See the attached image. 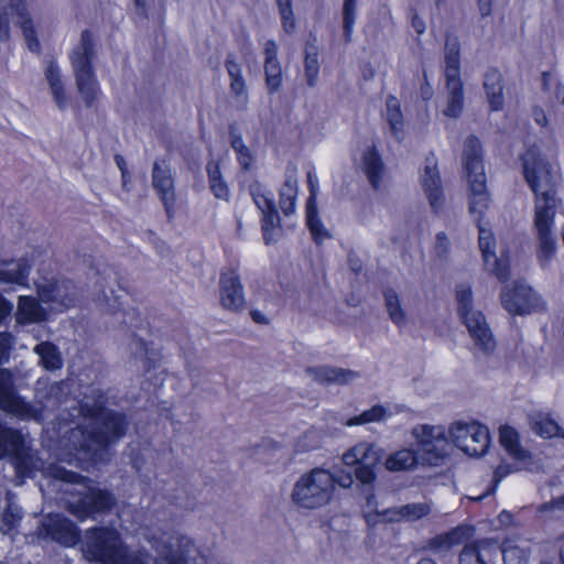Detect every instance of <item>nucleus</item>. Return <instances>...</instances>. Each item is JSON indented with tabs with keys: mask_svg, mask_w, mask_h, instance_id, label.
Returning a JSON list of instances; mask_svg holds the SVG:
<instances>
[{
	"mask_svg": "<svg viewBox=\"0 0 564 564\" xmlns=\"http://www.w3.org/2000/svg\"><path fill=\"white\" fill-rule=\"evenodd\" d=\"M484 88L489 107L494 111L501 110L505 104L502 77L497 69H490L485 75Z\"/></svg>",
	"mask_w": 564,
	"mask_h": 564,
	"instance_id": "34",
	"label": "nucleus"
},
{
	"mask_svg": "<svg viewBox=\"0 0 564 564\" xmlns=\"http://www.w3.org/2000/svg\"><path fill=\"white\" fill-rule=\"evenodd\" d=\"M42 529L45 535L63 545L73 546L78 541L75 525L59 514L47 517L42 523Z\"/></svg>",
	"mask_w": 564,
	"mask_h": 564,
	"instance_id": "23",
	"label": "nucleus"
},
{
	"mask_svg": "<svg viewBox=\"0 0 564 564\" xmlns=\"http://www.w3.org/2000/svg\"><path fill=\"white\" fill-rule=\"evenodd\" d=\"M227 70L230 76V79L242 77L241 67L231 59L227 62Z\"/></svg>",
	"mask_w": 564,
	"mask_h": 564,
	"instance_id": "59",
	"label": "nucleus"
},
{
	"mask_svg": "<svg viewBox=\"0 0 564 564\" xmlns=\"http://www.w3.org/2000/svg\"><path fill=\"white\" fill-rule=\"evenodd\" d=\"M533 228L536 235L538 259L544 267L550 263L557 250L555 215L564 214V200L558 193L534 195Z\"/></svg>",
	"mask_w": 564,
	"mask_h": 564,
	"instance_id": "4",
	"label": "nucleus"
},
{
	"mask_svg": "<svg viewBox=\"0 0 564 564\" xmlns=\"http://www.w3.org/2000/svg\"><path fill=\"white\" fill-rule=\"evenodd\" d=\"M501 553L505 564H528L532 556V546L528 540H507Z\"/></svg>",
	"mask_w": 564,
	"mask_h": 564,
	"instance_id": "33",
	"label": "nucleus"
},
{
	"mask_svg": "<svg viewBox=\"0 0 564 564\" xmlns=\"http://www.w3.org/2000/svg\"><path fill=\"white\" fill-rule=\"evenodd\" d=\"M30 268L26 259L0 262V285H24Z\"/></svg>",
	"mask_w": 564,
	"mask_h": 564,
	"instance_id": "28",
	"label": "nucleus"
},
{
	"mask_svg": "<svg viewBox=\"0 0 564 564\" xmlns=\"http://www.w3.org/2000/svg\"><path fill=\"white\" fill-rule=\"evenodd\" d=\"M479 10L481 15L486 17L490 13L491 1L490 0H478Z\"/></svg>",
	"mask_w": 564,
	"mask_h": 564,
	"instance_id": "64",
	"label": "nucleus"
},
{
	"mask_svg": "<svg viewBox=\"0 0 564 564\" xmlns=\"http://www.w3.org/2000/svg\"><path fill=\"white\" fill-rule=\"evenodd\" d=\"M94 56L93 36L88 31L82 33L79 43L70 53L77 91L87 107H93L100 93L99 84L91 66Z\"/></svg>",
	"mask_w": 564,
	"mask_h": 564,
	"instance_id": "9",
	"label": "nucleus"
},
{
	"mask_svg": "<svg viewBox=\"0 0 564 564\" xmlns=\"http://www.w3.org/2000/svg\"><path fill=\"white\" fill-rule=\"evenodd\" d=\"M34 352L40 357L41 365L47 370L62 367L61 354L55 345L42 341L34 347Z\"/></svg>",
	"mask_w": 564,
	"mask_h": 564,
	"instance_id": "39",
	"label": "nucleus"
},
{
	"mask_svg": "<svg viewBox=\"0 0 564 564\" xmlns=\"http://www.w3.org/2000/svg\"><path fill=\"white\" fill-rule=\"evenodd\" d=\"M457 312L475 345L482 351H492L496 340L484 314L473 306V292L469 285L462 284L456 290Z\"/></svg>",
	"mask_w": 564,
	"mask_h": 564,
	"instance_id": "11",
	"label": "nucleus"
},
{
	"mask_svg": "<svg viewBox=\"0 0 564 564\" xmlns=\"http://www.w3.org/2000/svg\"><path fill=\"white\" fill-rule=\"evenodd\" d=\"M306 221L312 236L316 241L321 242L328 237L327 230L324 229L321 220L317 217L315 194L313 192L306 204Z\"/></svg>",
	"mask_w": 564,
	"mask_h": 564,
	"instance_id": "40",
	"label": "nucleus"
},
{
	"mask_svg": "<svg viewBox=\"0 0 564 564\" xmlns=\"http://www.w3.org/2000/svg\"><path fill=\"white\" fill-rule=\"evenodd\" d=\"M304 77L310 87H315L319 80L318 54L314 47L306 48L304 59Z\"/></svg>",
	"mask_w": 564,
	"mask_h": 564,
	"instance_id": "43",
	"label": "nucleus"
},
{
	"mask_svg": "<svg viewBox=\"0 0 564 564\" xmlns=\"http://www.w3.org/2000/svg\"><path fill=\"white\" fill-rule=\"evenodd\" d=\"M382 451L375 444L359 442L343 453L345 466L355 468L356 478L362 484H371L375 478V467L379 463Z\"/></svg>",
	"mask_w": 564,
	"mask_h": 564,
	"instance_id": "15",
	"label": "nucleus"
},
{
	"mask_svg": "<svg viewBox=\"0 0 564 564\" xmlns=\"http://www.w3.org/2000/svg\"><path fill=\"white\" fill-rule=\"evenodd\" d=\"M230 144L236 153L239 165L248 170L253 165L254 158L250 149L243 143V140L236 130L230 132Z\"/></svg>",
	"mask_w": 564,
	"mask_h": 564,
	"instance_id": "42",
	"label": "nucleus"
},
{
	"mask_svg": "<svg viewBox=\"0 0 564 564\" xmlns=\"http://www.w3.org/2000/svg\"><path fill=\"white\" fill-rule=\"evenodd\" d=\"M420 95H421V97H422L424 100H430V99L433 97V95H434V90H433L432 86H431L429 83H425V84L421 87Z\"/></svg>",
	"mask_w": 564,
	"mask_h": 564,
	"instance_id": "63",
	"label": "nucleus"
},
{
	"mask_svg": "<svg viewBox=\"0 0 564 564\" xmlns=\"http://www.w3.org/2000/svg\"><path fill=\"white\" fill-rule=\"evenodd\" d=\"M529 424L532 431L544 438L563 437V429L551 417L550 413L533 411L529 415Z\"/></svg>",
	"mask_w": 564,
	"mask_h": 564,
	"instance_id": "32",
	"label": "nucleus"
},
{
	"mask_svg": "<svg viewBox=\"0 0 564 564\" xmlns=\"http://www.w3.org/2000/svg\"><path fill=\"white\" fill-rule=\"evenodd\" d=\"M463 166L469 187V212L477 221L479 230V249L485 268L500 281L509 275V260L503 254L497 256L496 239L491 232L486 213L491 205L490 195L486 187V174L482 163L481 147L478 139H466L463 151Z\"/></svg>",
	"mask_w": 564,
	"mask_h": 564,
	"instance_id": "1",
	"label": "nucleus"
},
{
	"mask_svg": "<svg viewBox=\"0 0 564 564\" xmlns=\"http://www.w3.org/2000/svg\"><path fill=\"white\" fill-rule=\"evenodd\" d=\"M452 446L471 457H479L487 453L491 440L486 425L477 421H455L449 424Z\"/></svg>",
	"mask_w": 564,
	"mask_h": 564,
	"instance_id": "12",
	"label": "nucleus"
},
{
	"mask_svg": "<svg viewBox=\"0 0 564 564\" xmlns=\"http://www.w3.org/2000/svg\"><path fill=\"white\" fill-rule=\"evenodd\" d=\"M299 192V178L293 171L286 178L280 191V208L285 216L292 215L295 210V200Z\"/></svg>",
	"mask_w": 564,
	"mask_h": 564,
	"instance_id": "35",
	"label": "nucleus"
},
{
	"mask_svg": "<svg viewBox=\"0 0 564 564\" xmlns=\"http://www.w3.org/2000/svg\"><path fill=\"white\" fill-rule=\"evenodd\" d=\"M153 186L161 196L166 210L170 212L174 202V185L171 170L164 160L154 163Z\"/></svg>",
	"mask_w": 564,
	"mask_h": 564,
	"instance_id": "27",
	"label": "nucleus"
},
{
	"mask_svg": "<svg viewBox=\"0 0 564 564\" xmlns=\"http://www.w3.org/2000/svg\"><path fill=\"white\" fill-rule=\"evenodd\" d=\"M52 474L55 478L76 486L74 494L78 496V500L70 502V511L77 518L85 519L112 506L111 495L97 488L95 482L59 467L54 468Z\"/></svg>",
	"mask_w": 564,
	"mask_h": 564,
	"instance_id": "8",
	"label": "nucleus"
},
{
	"mask_svg": "<svg viewBox=\"0 0 564 564\" xmlns=\"http://www.w3.org/2000/svg\"><path fill=\"white\" fill-rule=\"evenodd\" d=\"M135 13L145 15L148 11V0H133Z\"/></svg>",
	"mask_w": 564,
	"mask_h": 564,
	"instance_id": "62",
	"label": "nucleus"
},
{
	"mask_svg": "<svg viewBox=\"0 0 564 564\" xmlns=\"http://www.w3.org/2000/svg\"><path fill=\"white\" fill-rule=\"evenodd\" d=\"M387 120L391 127V130L400 135L403 132L404 121L403 116L400 108V102L395 97H389L387 99Z\"/></svg>",
	"mask_w": 564,
	"mask_h": 564,
	"instance_id": "45",
	"label": "nucleus"
},
{
	"mask_svg": "<svg viewBox=\"0 0 564 564\" xmlns=\"http://www.w3.org/2000/svg\"><path fill=\"white\" fill-rule=\"evenodd\" d=\"M7 9L9 11H0V39L8 40L10 17H12L20 24L29 50L39 52L40 43L35 36L33 21L26 11L25 0H7Z\"/></svg>",
	"mask_w": 564,
	"mask_h": 564,
	"instance_id": "17",
	"label": "nucleus"
},
{
	"mask_svg": "<svg viewBox=\"0 0 564 564\" xmlns=\"http://www.w3.org/2000/svg\"><path fill=\"white\" fill-rule=\"evenodd\" d=\"M384 300L391 321L399 326L404 325L406 323V315L401 306L399 295L394 291L389 290L384 293Z\"/></svg>",
	"mask_w": 564,
	"mask_h": 564,
	"instance_id": "44",
	"label": "nucleus"
},
{
	"mask_svg": "<svg viewBox=\"0 0 564 564\" xmlns=\"http://www.w3.org/2000/svg\"><path fill=\"white\" fill-rule=\"evenodd\" d=\"M445 77L446 83L462 82L459 68V48L455 41L447 42L445 47Z\"/></svg>",
	"mask_w": 564,
	"mask_h": 564,
	"instance_id": "38",
	"label": "nucleus"
},
{
	"mask_svg": "<svg viewBox=\"0 0 564 564\" xmlns=\"http://www.w3.org/2000/svg\"><path fill=\"white\" fill-rule=\"evenodd\" d=\"M384 466L390 471H409L421 467L417 448L403 447L389 454Z\"/></svg>",
	"mask_w": 564,
	"mask_h": 564,
	"instance_id": "29",
	"label": "nucleus"
},
{
	"mask_svg": "<svg viewBox=\"0 0 564 564\" xmlns=\"http://www.w3.org/2000/svg\"><path fill=\"white\" fill-rule=\"evenodd\" d=\"M21 519V510L15 506H10L3 513V521L9 529L13 528Z\"/></svg>",
	"mask_w": 564,
	"mask_h": 564,
	"instance_id": "53",
	"label": "nucleus"
},
{
	"mask_svg": "<svg viewBox=\"0 0 564 564\" xmlns=\"http://www.w3.org/2000/svg\"><path fill=\"white\" fill-rule=\"evenodd\" d=\"M498 555V545L490 540H482L465 545L459 557L460 564H492Z\"/></svg>",
	"mask_w": 564,
	"mask_h": 564,
	"instance_id": "25",
	"label": "nucleus"
},
{
	"mask_svg": "<svg viewBox=\"0 0 564 564\" xmlns=\"http://www.w3.org/2000/svg\"><path fill=\"white\" fill-rule=\"evenodd\" d=\"M0 408L21 419H41L42 413L13 391L12 375L0 369Z\"/></svg>",
	"mask_w": 564,
	"mask_h": 564,
	"instance_id": "20",
	"label": "nucleus"
},
{
	"mask_svg": "<svg viewBox=\"0 0 564 564\" xmlns=\"http://www.w3.org/2000/svg\"><path fill=\"white\" fill-rule=\"evenodd\" d=\"M447 97L446 105L442 109L444 116L448 118H457L464 104L463 83L462 82H449L446 83Z\"/></svg>",
	"mask_w": 564,
	"mask_h": 564,
	"instance_id": "36",
	"label": "nucleus"
},
{
	"mask_svg": "<svg viewBox=\"0 0 564 564\" xmlns=\"http://www.w3.org/2000/svg\"><path fill=\"white\" fill-rule=\"evenodd\" d=\"M207 173L209 177L210 189L215 197L227 200L229 198L230 192L227 184L220 177L218 165L214 163L208 164Z\"/></svg>",
	"mask_w": 564,
	"mask_h": 564,
	"instance_id": "46",
	"label": "nucleus"
},
{
	"mask_svg": "<svg viewBox=\"0 0 564 564\" xmlns=\"http://www.w3.org/2000/svg\"><path fill=\"white\" fill-rule=\"evenodd\" d=\"M82 551L89 561L101 564H148L144 554L128 553L117 532L111 529L88 531Z\"/></svg>",
	"mask_w": 564,
	"mask_h": 564,
	"instance_id": "6",
	"label": "nucleus"
},
{
	"mask_svg": "<svg viewBox=\"0 0 564 564\" xmlns=\"http://www.w3.org/2000/svg\"><path fill=\"white\" fill-rule=\"evenodd\" d=\"M335 498V475L317 466L301 474L295 480L291 500L300 509L318 510L326 508Z\"/></svg>",
	"mask_w": 564,
	"mask_h": 564,
	"instance_id": "5",
	"label": "nucleus"
},
{
	"mask_svg": "<svg viewBox=\"0 0 564 564\" xmlns=\"http://www.w3.org/2000/svg\"><path fill=\"white\" fill-rule=\"evenodd\" d=\"M46 388V381L43 379L37 380L36 382V397L39 401L42 403L45 401L44 406L48 408L50 404L55 405L59 393L64 390L63 383H56L50 387V394L46 395L43 393V389Z\"/></svg>",
	"mask_w": 564,
	"mask_h": 564,
	"instance_id": "48",
	"label": "nucleus"
},
{
	"mask_svg": "<svg viewBox=\"0 0 564 564\" xmlns=\"http://www.w3.org/2000/svg\"><path fill=\"white\" fill-rule=\"evenodd\" d=\"M411 436L420 454L421 467H441L454 453L449 426L417 424L412 427Z\"/></svg>",
	"mask_w": 564,
	"mask_h": 564,
	"instance_id": "7",
	"label": "nucleus"
},
{
	"mask_svg": "<svg viewBox=\"0 0 564 564\" xmlns=\"http://www.w3.org/2000/svg\"><path fill=\"white\" fill-rule=\"evenodd\" d=\"M219 296L220 304L225 310L239 312L245 308V292L237 269L227 268L221 272Z\"/></svg>",
	"mask_w": 564,
	"mask_h": 564,
	"instance_id": "22",
	"label": "nucleus"
},
{
	"mask_svg": "<svg viewBox=\"0 0 564 564\" xmlns=\"http://www.w3.org/2000/svg\"><path fill=\"white\" fill-rule=\"evenodd\" d=\"M532 117L539 126H541V127L547 126V122H549L547 117L543 109L535 107L532 111Z\"/></svg>",
	"mask_w": 564,
	"mask_h": 564,
	"instance_id": "57",
	"label": "nucleus"
},
{
	"mask_svg": "<svg viewBox=\"0 0 564 564\" xmlns=\"http://www.w3.org/2000/svg\"><path fill=\"white\" fill-rule=\"evenodd\" d=\"M448 245H449V241H448L447 236L444 232H440L436 236V243H435L436 250L440 253H443L447 250Z\"/></svg>",
	"mask_w": 564,
	"mask_h": 564,
	"instance_id": "58",
	"label": "nucleus"
},
{
	"mask_svg": "<svg viewBox=\"0 0 564 564\" xmlns=\"http://www.w3.org/2000/svg\"><path fill=\"white\" fill-rule=\"evenodd\" d=\"M265 84L270 93L278 91L283 83L282 67L278 62L264 63Z\"/></svg>",
	"mask_w": 564,
	"mask_h": 564,
	"instance_id": "47",
	"label": "nucleus"
},
{
	"mask_svg": "<svg viewBox=\"0 0 564 564\" xmlns=\"http://www.w3.org/2000/svg\"><path fill=\"white\" fill-rule=\"evenodd\" d=\"M36 290L41 302L48 307L40 305L32 296L21 295L15 312L18 324L40 323L47 319L50 312H63L74 305L75 299L66 282L42 279L36 282Z\"/></svg>",
	"mask_w": 564,
	"mask_h": 564,
	"instance_id": "3",
	"label": "nucleus"
},
{
	"mask_svg": "<svg viewBox=\"0 0 564 564\" xmlns=\"http://www.w3.org/2000/svg\"><path fill=\"white\" fill-rule=\"evenodd\" d=\"M10 456L18 476L28 477L33 473V456L25 446L21 433L0 425V458Z\"/></svg>",
	"mask_w": 564,
	"mask_h": 564,
	"instance_id": "16",
	"label": "nucleus"
},
{
	"mask_svg": "<svg viewBox=\"0 0 564 564\" xmlns=\"http://www.w3.org/2000/svg\"><path fill=\"white\" fill-rule=\"evenodd\" d=\"M148 540L159 554L155 564H191L197 553L193 541L184 535L163 533Z\"/></svg>",
	"mask_w": 564,
	"mask_h": 564,
	"instance_id": "14",
	"label": "nucleus"
},
{
	"mask_svg": "<svg viewBox=\"0 0 564 564\" xmlns=\"http://www.w3.org/2000/svg\"><path fill=\"white\" fill-rule=\"evenodd\" d=\"M356 7H357V0H345L344 2V30L346 37L349 39L355 25L356 20Z\"/></svg>",
	"mask_w": 564,
	"mask_h": 564,
	"instance_id": "50",
	"label": "nucleus"
},
{
	"mask_svg": "<svg viewBox=\"0 0 564 564\" xmlns=\"http://www.w3.org/2000/svg\"><path fill=\"white\" fill-rule=\"evenodd\" d=\"M499 443L506 453L514 460L513 465L502 463L494 473V482L497 486L507 475L517 470H530L533 467L531 454L520 444L519 433L510 425L499 429Z\"/></svg>",
	"mask_w": 564,
	"mask_h": 564,
	"instance_id": "13",
	"label": "nucleus"
},
{
	"mask_svg": "<svg viewBox=\"0 0 564 564\" xmlns=\"http://www.w3.org/2000/svg\"><path fill=\"white\" fill-rule=\"evenodd\" d=\"M280 15L282 20L283 30L289 34L293 33L296 24L291 7H282V9L280 10Z\"/></svg>",
	"mask_w": 564,
	"mask_h": 564,
	"instance_id": "51",
	"label": "nucleus"
},
{
	"mask_svg": "<svg viewBox=\"0 0 564 564\" xmlns=\"http://www.w3.org/2000/svg\"><path fill=\"white\" fill-rule=\"evenodd\" d=\"M319 436L316 432H307L301 442L299 443V447L301 451H312L319 446Z\"/></svg>",
	"mask_w": 564,
	"mask_h": 564,
	"instance_id": "52",
	"label": "nucleus"
},
{
	"mask_svg": "<svg viewBox=\"0 0 564 564\" xmlns=\"http://www.w3.org/2000/svg\"><path fill=\"white\" fill-rule=\"evenodd\" d=\"M501 304L513 315H524L539 307L541 299L535 291L520 281L502 289Z\"/></svg>",
	"mask_w": 564,
	"mask_h": 564,
	"instance_id": "18",
	"label": "nucleus"
},
{
	"mask_svg": "<svg viewBox=\"0 0 564 564\" xmlns=\"http://www.w3.org/2000/svg\"><path fill=\"white\" fill-rule=\"evenodd\" d=\"M45 78L50 87L52 98L59 110H65L70 104V97L62 82L59 68L51 63L45 70Z\"/></svg>",
	"mask_w": 564,
	"mask_h": 564,
	"instance_id": "31",
	"label": "nucleus"
},
{
	"mask_svg": "<svg viewBox=\"0 0 564 564\" xmlns=\"http://www.w3.org/2000/svg\"><path fill=\"white\" fill-rule=\"evenodd\" d=\"M354 484V477L350 473H341L335 476V487L338 485L341 488H350Z\"/></svg>",
	"mask_w": 564,
	"mask_h": 564,
	"instance_id": "56",
	"label": "nucleus"
},
{
	"mask_svg": "<svg viewBox=\"0 0 564 564\" xmlns=\"http://www.w3.org/2000/svg\"><path fill=\"white\" fill-rule=\"evenodd\" d=\"M552 509H564V498H558L552 502H549V503H544L540 511L541 512H545V511H549V510H552Z\"/></svg>",
	"mask_w": 564,
	"mask_h": 564,
	"instance_id": "60",
	"label": "nucleus"
},
{
	"mask_svg": "<svg viewBox=\"0 0 564 564\" xmlns=\"http://www.w3.org/2000/svg\"><path fill=\"white\" fill-rule=\"evenodd\" d=\"M523 176L534 195L557 193L560 167L538 147H530L522 155Z\"/></svg>",
	"mask_w": 564,
	"mask_h": 564,
	"instance_id": "10",
	"label": "nucleus"
},
{
	"mask_svg": "<svg viewBox=\"0 0 564 564\" xmlns=\"http://www.w3.org/2000/svg\"><path fill=\"white\" fill-rule=\"evenodd\" d=\"M422 185L430 200L431 207L437 212L444 202L443 193L441 189V180L435 164L425 166L421 175Z\"/></svg>",
	"mask_w": 564,
	"mask_h": 564,
	"instance_id": "30",
	"label": "nucleus"
},
{
	"mask_svg": "<svg viewBox=\"0 0 564 564\" xmlns=\"http://www.w3.org/2000/svg\"><path fill=\"white\" fill-rule=\"evenodd\" d=\"M264 56L267 62H278L276 55H278V45L274 41H267L264 43Z\"/></svg>",
	"mask_w": 564,
	"mask_h": 564,
	"instance_id": "55",
	"label": "nucleus"
},
{
	"mask_svg": "<svg viewBox=\"0 0 564 564\" xmlns=\"http://www.w3.org/2000/svg\"><path fill=\"white\" fill-rule=\"evenodd\" d=\"M77 416H80L83 422L68 431V437L77 452L75 460L78 462L88 458L96 462L100 452L109 443L118 440L126 429L123 416L107 412L100 399L86 398L77 410Z\"/></svg>",
	"mask_w": 564,
	"mask_h": 564,
	"instance_id": "2",
	"label": "nucleus"
},
{
	"mask_svg": "<svg viewBox=\"0 0 564 564\" xmlns=\"http://www.w3.org/2000/svg\"><path fill=\"white\" fill-rule=\"evenodd\" d=\"M431 512V506L426 502H414L400 508H392L379 512L372 510V497L368 499L365 518L370 525L379 522H393L400 520L415 521Z\"/></svg>",
	"mask_w": 564,
	"mask_h": 564,
	"instance_id": "19",
	"label": "nucleus"
},
{
	"mask_svg": "<svg viewBox=\"0 0 564 564\" xmlns=\"http://www.w3.org/2000/svg\"><path fill=\"white\" fill-rule=\"evenodd\" d=\"M307 373L313 380L323 384H347L359 377L352 370L333 366L312 367L307 369Z\"/></svg>",
	"mask_w": 564,
	"mask_h": 564,
	"instance_id": "26",
	"label": "nucleus"
},
{
	"mask_svg": "<svg viewBox=\"0 0 564 564\" xmlns=\"http://www.w3.org/2000/svg\"><path fill=\"white\" fill-rule=\"evenodd\" d=\"M412 28L413 30L417 33V34H423L425 32V22L419 18V17H413L412 18Z\"/></svg>",
	"mask_w": 564,
	"mask_h": 564,
	"instance_id": "61",
	"label": "nucleus"
},
{
	"mask_svg": "<svg viewBox=\"0 0 564 564\" xmlns=\"http://www.w3.org/2000/svg\"><path fill=\"white\" fill-rule=\"evenodd\" d=\"M391 414L388 409L382 405H373L371 409L364 411L361 414L348 419L344 424L346 426H356L373 422L386 421Z\"/></svg>",
	"mask_w": 564,
	"mask_h": 564,
	"instance_id": "41",
	"label": "nucleus"
},
{
	"mask_svg": "<svg viewBox=\"0 0 564 564\" xmlns=\"http://www.w3.org/2000/svg\"><path fill=\"white\" fill-rule=\"evenodd\" d=\"M355 161L366 174L369 183L378 188L384 174L382 160L375 148L367 145L355 155Z\"/></svg>",
	"mask_w": 564,
	"mask_h": 564,
	"instance_id": "24",
	"label": "nucleus"
},
{
	"mask_svg": "<svg viewBox=\"0 0 564 564\" xmlns=\"http://www.w3.org/2000/svg\"><path fill=\"white\" fill-rule=\"evenodd\" d=\"M230 86L232 94H235L237 97L242 99L247 98V86L242 77L232 78Z\"/></svg>",
	"mask_w": 564,
	"mask_h": 564,
	"instance_id": "54",
	"label": "nucleus"
},
{
	"mask_svg": "<svg viewBox=\"0 0 564 564\" xmlns=\"http://www.w3.org/2000/svg\"><path fill=\"white\" fill-rule=\"evenodd\" d=\"M542 84L546 91H552L554 99L558 104L564 105V86L558 83L556 77L550 73H544L542 76Z\"/></svg>",
	"mask_w": 564,
	"mask_h": 564,
	"instance_id": "49",
	"label": "nucleus"
},
{
	"mask_svg": "<svg viewBox=\"0 0 564 564\" xmlns=\"http://www.w3.org/2000/svg\"><path fill=\"white\" fill-rule=\"evenodd\" d=\"M473 536V529L467 525H460L444 535H440L432 542V547L435 550H447L454 545L463 543L465 540Z\"/></svg>",
	"mask_w": 564,
	"mask_h": 564,
	"instance_id": "37",
	"label": "nucleus"
},
{
	"mask_svg": "<svg viewBox=\"0 0 564 564\" xmlns=\"http://www.w3.org/2000/svg\"><path fill=\"white\" fill-rule=\"evenodd\" d=\"M251 195L254 204L262 214L264 240L267 243H271L278 239L280 234V217L275 209L272 193L265 187L257 184L251 187Z\"/></svg>",
	"mask_w": 564,
	"mask_h": 564,
	"instance_id": "21",
	"label": "nucleus"
}]
</instances>
